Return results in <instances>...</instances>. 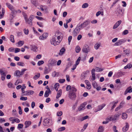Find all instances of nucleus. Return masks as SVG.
<instances>
[{
	"mask_svg": "<svg viewBox=\"0 0 132 132\" xmlns=\"http://www.w3.org/2000/svg\"><path fill=\"white\" fill-rule=\"evenodd\" d=\"M121 22V20H119L117 21L114 25L113 28L115 29L117 28Z\"/></svg>",
	"mask_w": 132,
	"mask_h": 132,
	"instance_id": "15",
	"label": "nucleus"
},
{
	"mask_svg": "<svg viewBox=\"0 0 132 132\" xmlns=\"http://www.w3.org/2000/svg\"><path fill=\"white\" fill-rule=\"evenodd\" d=\"M106 104H102L101 105H99L98 106L97 110L96 112H97L98 111H100L105 106Z\"/></svg>",
	"mask_w": 132,
	"mask_h": 132,
	"instance_id": "17",
	"label": "nucleus"
},
{
	"mask_svg": "<svg viewBox=\"0 0 132 132\" xmlns=\"http://www.w3.org/2000/svg\"><path fill=\"white\" fill-rule=\"evenodd\" d=\"M123 52L126 55H128L130 53V51L128 49L124 50Z\"/></svg>",
	"mask_w": 132,
	"mask_h": 132,
	"instance_id": "43",
	"label": "nucleus"
},
{
	"mask_svg": "<svg viewBox=\"0 0 132 132\" xmlns=\"http://www.w3.org/2000/svg\"><path fill=\"white\" fill-rule=\"evenodd\" d=\"M10 40L13 43H14L15 42L14 40V36L13 35H11L10 36Z\"/></svg>",
	"mask_w": 132,
	"mask_h": 132,
	"instance_id": "30",
	"label": "nucleus"
},
{
	"mask_svg": "<svg viewBox=\"0 0 132 132\" xmlns=\"http://www.w3.org/2000/svg\"><path fill=\"white\" fill-rule=\"evenodd\" d=\"M34 18V16L33 15H31L29 19L27 20V22L28 23L30 26L32 25V20Z\"/></svg>",
	"mask_w": 132,
	"mask_h": 132,
	"instance_id": "5",
	"label": "nucleus"
},
{
	"mask_svg": "<svg viewBox=\"0 0 132 132\" xmlns=\"http://www.w3.org/2000/svg\"><path fill=\"white\" fill-rule=\"evenodd\" d=\"M62 114V111L58 112L57 113V115L58 116H60Z\"/></svg>",
	"mask_w": 132,
	"mask_h": 132,
	"instance_id": "61",
	"label": "nucleus"
},
{
	"mask_svg": "<svg viewBox=\"0 0 132 132\" xmlns=\"http://www.w3.org/2000/svg\"><path fill=\"white\" fill-rule=\"evenodd\" d=\"M40 75V74L39 73H37V74L33 77V78L35 80H36L39 78Z\"/></svg>",
	"mask_w": 132,
	"mask_h": 132,
	"instance_id": "28",
	"label": "nucleus"
},
{
	"mask_svg": "<svg viewBox=\"0 0 132 132\" xmlns=\"http://www.w3.org/2000/svg\"><path fill=\"white\" fill-rule=\"evenodd\" d=\"M127 112L129 113H132V108H131L127 110Z\"/></svg>",
	"mask_w": 132,
	"mask_h": 132,
	"instance_id": "64",
	"label": "nucleus"
},
{
	"mask_svg": "<svg viewBox=\"0 0 132 132\" xmlns=\"http://www.w3.org/2000/svg\"><path fill=\"white\" fill-rule=\"evenodd\" d=\"M81 48L79 46H76L75 49L76 52L77 53H78L80 51Z\"/></svg>",
	"mask_w": 132,
	"mask_h": 132,
	"instance_id": "35",
	"label": "nucleus"
},
{
	"mask_svg": "<svg viewBox=\"0 0 132 132\" xmlns=\"http://www.w3.org/2000/svg\"><path fill=\"white\" fill-rule=\"evenodd\" d=\"M130 87L127 88L125 92V94H126L128 93H131L132 92V88Z\"/></svg>",
	"mask_w": 132,
	"mask_h": 132,
	"instance_id": "21",
	"label": "nucleus"
},
{
	"mask_svg": "<svg viewBox=\"0 0 132 132\" xmlns=\"http://www.w3.org/2000/svg\"><path fill=\"white\" fill-rule=\"evenodd\" d=\"M31 122L30 121H26L24 123L25 128H27L31 124Z\"/></svg>",
	"mask_w": 132,
	"mask_h": 132,
	"instance_id": "19",
	"label": "nucleus"
},
{
	"mask_svg": "<svg viewBox=\"0 0 132 132\" xmlns=\"http://www.w3.org/2000/svg\"><path fill=\"white\" fill-rule=\"evenodd\" d=\"M1 79L2 80H4L5 79V76H6L5 73H3L2 74H1Z\"/></svg>",
	"mask_w": 132,
	"mask_h": 132,
	"instance_id": "42",
	"label": "nucleus"
},
{
	"mask_svg": "<svg viewBox=\"0 0 132 132\" xmlns=\"http://www.w3.org/2000/svg\"><path fill=\"white\" fill-rule=\"evenodd\" d=\"M9 120L12 121V123H14V122L17 123H19L20 122V120L17 118H15L14 117H11L9 118Z\"/></svg>",
	"mask_w": 132,
	"mask_h": 132,
	"instance_id": "7",
	"label": "nucleus"
},
{
	"mask_svg": "<svg viewBox=\"0 0 132 132\" xmlns=\"http://www.w3.org/2000/svg\"><path fill=\"white\" fill-rule=\"evenodd\" d=\"M65 129V128L64 127H62L59 128L58 129V130L59 131H61L64 130Z\"/></svg>",
	"mask_w": 132,
	"mask_h": 132,
	"instance_id": "45",
	"label": "nucleus"
},
{
	"mask_svg": "<svg viewBox=\"0 0 132 132\" xmlns=\"http://www.w3.org/2000/svg\"><path fill=\"white\" fill-rule=\"evenodd\" d=\"M52 121V119H45L43 121V125L45 126H47L48 127H49L51 125L50 122Z\"/></svg>",
	"mask_w": 132,
	"mask_h": 132,
	"instance_id": "3",
	"label": "nucleus"
},
{
	"mask_svg": "<svg viewBox=\"0 0 132 132\" xmlns=\"http://www.w3.org/2000/svg\"><path fill=\"white\" fill-rule=\"evenodd\" d=\"M65 49L64 48H62L60 50V52L59 53V54L60 55H62L63 54L65 51Z\"/></svg>",
	"mask_w": 132,
	"mask_h": 132,
	"instance_id": "26",
	"label": "nucleus"
},
{
	"mask_svg": "<svg viewBox=\"0 0 132 132\" xmlns=\"http://www.w3.org/2000/svg\"><path fill=\"white\" fill-rule=\"evenodd\" d=\"M128 33V30H125L123 32L122 34L125 35L127 34Z\"/></svg>",
	"mask_w": 132,
	"mask_h": 132,
	"instance_id": "63",
	"label": "nucleus"
},
{
	"mask_svg": "<svg viewBox=\"0 0 132 132\" xmlns=\"http://www.w3.org/2000/svg\"><path fill=\"white\" fill-rule=\"evenodd\" d=\"M34 93V91L32 90H29L25 91V94H23V95H29L33 94Z\"/></svg>",
	"mask_w": 132,
	"mask_h": 132,
	"instance_id": "10",
	"label": "nucleus"
},
{
	"mask_svg": "<svg viewBox=\"0 0 132 132\" xmlns=\"http://www.w3.org/2000/svg\"><path fill=\"white\" fill-rule=\"evenodd\" d=\"M80 59L81 57H79L77 60L76 61V64L75 65H76V66L78 65L80 61Z\"/></svg>",
	"mask_w": 132,
	"mask_h": 132,
	"instance_id": "40",
	"label": "nucleus"
},
{
	"mask_svg": "<svg viewBox=\"0 0 132 132\" xmlns=\"http://www.w3.org/2000/svg\"><path fill=\"white\" fill-rule=\"evenodd\" d=\"M6 6L11 11H13L14 10L13 6L9 3H6Z\"/></svg>",
	"mask_w": 132,
	"mask_h": 132,
	"instance_id": "13",
	"label": "nucleus"
},
{
	"mask_svg": "<svg viewBox=\"0 0 132 132\" xmlns=\"http://www.w3.org/2000/svg\"><path fill=\"white\" fill-rule=\"evenodd\" d=\"M62 90L60 89L57 92V96H56V98H58L60 97L61 96L62 94Z\"/></svg>",
	"mask_w": 132,
	"mask_h": 132,
	"instance_id": "23",
	"label": "nucleus"
},
{
	"mask_svg": "<svg viewBox=\"0 0 132 132\" xmlns=\"http://www.w3.org/2000/svg\"><path fill=\"white\" fill-rule=\"evenodd\" d=\"M13 112V114L14 115V116L16 117L17 116V114L16 112V111L15 110H13L12 111Z\"/></svg>",
	"mask_w": 132,
	"mask_h": 132,
	"instance_id": "60",
	"label": "nucleus"
},
{
	"mask_svg": "<svg viewBox=\"0 0 132 132\" xmlns=\"http://www.w3.org/2000/svg\"><path fill=\"white\" fill-rule=\"evenodd\" d=\"M132 67V65L131 64L129 63L126 66L124 67V68L125 69H126L127 68L129 69L131 68Z\"/></svg>",
	"mask_w": 132,
	"mask_h": 132,
	"instance_id": "32",
	"label": "nucleus"
},
{
	"mask_svg": "<svg viewBox=\"0 0 132 132\" xmlns=\"http://www.w3.org/2000/svg\"><path fill=\"white\" fill-rule=\"evenodd\" d=\"M122 118L123 119H126L127 117V115L125 113H122Z\"/></svg>",
	"mask_w": 132,
	"mask_h": 132,
	"instance_id": "33",
	"label": "nucleus"
},
{
	"mask_svg": "<svg viewBox=\"0 0 132 132\" xmlns=\"http://www.w3.org/2000/svg\"><path fill=\"white\" fill-rule=\"evenodd\" d=\"M24 33L26 35H28L29 33V30L28 29H24L23 30Z\"/></svg>",
	"mask_w": 132,
	"mask_h": 132,
	"instance_id": "48",
	"label": "nucleus"
},
{
	"mask_svg": "<svg viewBox=\"0 0 132 132\" xmlns=\"http://www.w3.org/2000/svg\"><path fill=\"white\" fill-rule=\"evenodd\" d=\"M72 37L71 36H69L68 38V44L70 45L71 41L72 39Z\"/></svg>",
	"mask_w": 132,
	"mask_h": 132,
	"instance_id": "52",
	"label": "nucleus"
},
{
	"mask_svg": "<svg viewBox=\"0 0 132 132\" xmlns=\"http://www.w3.org/2000/svg\"><path fill=\"white\" fill-rule=\"evenodd\" d=\"M72 88H75L74 87H71V86L70 85H68L66 88V90L67 91H68L70 90V91H72Z\"/></svg>",
	"mask_w": 132,
	"mask_h": 132,
	"instance_id": "34",
	"label": "nucleus"
},
{
	"mask_svg": "<svg viewBox=\"0 0 132 132\" xmlns=\"http://www.w3.org/2000/svg\"><path fill=\"white\" fill-rule=\"evenodd\" d=\"M119 40L120 41L122 44L125 43L126 41V40L125 39H122Z\"/></svg>",
	"mask_w": 132,
	"mask_h": 132,
	"instance_id": "62",
	"label": "nucleus"
},
{
	"mask_svg": "<svg viewBox=\"0 0 132 132\" xmlns=\"http://www.w3.org/2000/svg\"><path fill=\"white\" fill-rule=\"evenodd\" d=\"M90 21L88 19L86 20L82 23L84 27H86L90 23Z\"/></svg>",
	"mask_w": 132,
	"mask_h": 132,
	"instance_id": "18",
	"label": "nucleus"
},
{
	"mask_svg": "<svg viewBox=\"0 0 132 132\" xmlns=\"http://www.w3.org/2000/svg\"><path fill=\"white\" fill-rule=\"evenodd\" d=\"M24 43L23 41L20 40L18 42L17 44L18 45V46L19 47H21L24 44Z\"/></svg>",
	"mask_w": 132,
	"mask_h": 132,
	"instance_id": "27",
	"label": "nucleus"
},
{
	"mask_svg": "<svg viewBox=\"0 0 132 132\" xmlns=\"http://www.w3.org/2000/svg\"><path fill=\"white\" fill-rule=\"evenodd\" d=\"M86 104L85 102L83 103L82 104L80 105V106L79 107L78 110L79 111L84 110L85 109V107Z\"/></svg>",
	"mask_w": 132,
	"mask_h": 132,
	"instance_id": "12",
	"label": "nucleus"
},
{
	"mask_svg": "<svg viewBox=\"0 0 132 132\" xmlns=\"http://www.w3.org/2000/svg\"><path fill=\"white\" fill-rule=\"evenodd\" d=\"M27 70V69H23L20 72L21 73H20V75H23L24 73V72Z\"/></svg>",
	"mask_w": 132,
	"mask_h": 132,
	"instance_id": "57",
	"label": "nucleus"
},
{
	"mask_svg": "<svg viewBox=\"0 0 132 132\" xmlns=\"http://www.w3.org/2000/svg\"><path fill=\"white\" fill-rule=\"evenodd\" d=\"M122 44L119 40H118V42L115 43V45L116 46H119Z\"/></svg>",
	"mask_w": 132,
	"mask_h": 132,
	"instance_id": "56",
	"label": "nucleus"
},
{
	"mask_svg": "<svg viewBox=\"0 0 132 132\" xmlns=\"http://www.w3.org/2000/svg\"><path fill=\"white\" fill-rule=\"evenodd\" d=\"M17 64L18 65L21 66H23L24 65L23 63L21 62H19L17 63Z\"/></svg>",
	"mask_w": 132,
	"mask_h": 132,
	"instance_id": "49",
	"label": "nucleus"
},
{
	"mask_svg": "<svg viewBox=\"0 0 132 132\" xmlns=\"http://www.w3.org/2000/svg\"><path fill=\"white\" fill-rule=\"evenodd\" d=\"M59 86V83H57L54 86L55 89L56 91H58V88Z\"/></svg>",
	"mask_w": 132,
	"mask_h": 132,
	"instance_id": "37",
	"label": "nucleus"
},
{
	"mask_svg": "<svg viewBox=\"0 0 132 132\" xmlns=\"http://www.w3.org/2000/svg\"><path fill=\"white\" fill-rule=\"evenodd\" d=\"M120 115V114L117 113L115 114L113 117L112 118V121H115L116 120H117L118 119L119 116Z\"/></svg>",
	"mask_w": 132,
	"mask_h": 132,
	"instance_id": "8",
	"label": "nucleus"
},
{
	"mask_svg": "<svg viewBox=\"0 0 132 132\" xmlns=\"http://www.w3.org/2000/svg\"><path fill=\"white\" fill-rule=\"evenodd\" d=\"M21 73L20 72L19 70H17L16 71L14 74V75H15L16 76H20L21 75H20V73Z\"/></svg>",
	"mask_w": 132,
	"mask_h": 132,
	"instance_id": "36",
	"label": "nucleus"
},
{
	"mask_svg": "<svg viewBox=\"0 0 132 132\" xmlns=\"http://www.w3.org/2000/svg\"><path fill=\"white\" fill-rule=\"evenodd\" d=\"M31 50L37 52L38 50V48L37 46L34 45H30Z\"/></svg>",
	"mask_w": 132,
	"mask_h": 132,
	"instance_id": "14",
	"label": "nucleus"
},
{
	"mask_svg": "<svg viewBox=\"0 0 132 132\" xmlns=\"http://www.w3.org/2000/svg\"><path fill=\"white\" fill-rule=\"evenodd\" d=\"M112 118L111 117H108L106 119V120L108 121V122L111 121H112Z\"/></svg>",
	"mask_w": 132,
	"mask_h": 132,
	"instance_id": "50",
	"label": "nucleus"
},
{
	"mask_svg": "<svg viewBox=\"0 0 132 132\" xmlns=\"http://www.w3.org/2000/svg\"><path fill=\"white\" fill-rule=\"evenodd\" d=\"M104 130V127L102 126H100L98 129V132H102Z\"/></svg>",
	"mask_w": 132,
	"mask_h": 132,
	"instance_id": "31",
	"label": "nucleus"
},
{
	"mask_svg": "<svg viewBox=\"0 0 132 132\" xmlns=\"http://www.w3.org/2000/svg\"><path fill=\"white\" fill-rule=\"evenodd\" d=\"M122 107L121 103H120L119 106L117 107L115 109V111H118V110H119Z\"/></svg>",
	"mask_w": 132,
	"mask_h": 132,
	"instance_id": "41",
	"label": "nucleus"
},
{
	"mask_svg": "<svg viewBox=\"0 0 132 132\" xmlns=\"http://www.w3.org/2000/svg\"><path fill=\"white\" fill-rule=\"evenodd\" d=\"M77 26L78 27H79V28H80V29H82L84 28V26L83 25L82 23L81 24L80 23H79L77 25Z\"/></svg>",
	"mask_w": 132,
	"mask_h": 132,
	"instance_id": "38",
	"label": "nucleus"
},
{
	"mask_svg": "<svg viewBox=\"0 0 132 132\" xmlns=\"http://www.w3.org/2000/svg\"><path fill=\"white\" fill-rule=\"evenodd\" d=\"M73 63V62L71 61H69L68 63V64L67 65V67H69L70 66L72 65Z\"/></svg>",
	"mask_w": 132,
	"mask_h": 132,
	"instance_id": "53",
	"label": "nucleus"
},
{
	"mask_svg": "<svg viewBox=\"0 0 132 132\" xmlns=\"http://www.w3.org/2000/svg\"><path fill=\"white\" fill-rule=\"evenodd\" d=\"M44 63V62L43 61H38L37 64L39 66L41 64H43Z\"/></svg>",
	"mask_w": 132,
	"mask_h": 132,
	"instance_id": "55",
	"label": "nucleus"
},
{
	"mask_svg": "<svg viewBox=\"0 0 132 132\" xmlns=\"http://www.w3.org/2000/svg\"><path fill=\"white\" fill-rule=\"evenodd\" d=\"M72 91L69 92L68 97L70 100H71L75 101L76 100L77 89L75 88H72Z\"/></svg>",
	"mask_w": 132,
	"mask_h": 132,
	"instance_id": "2",
	"label": "nucleus"
},
{
	"mask_svg": "<svg viewBox=\"0 0 132 132\" xmlns=\"http://www.w3.org/2000/svg\"><path fill=\"white\" fill-rule=\"evenodd\" d=\"M88 4L87 3H85L82 5V7L85 8L87 7L88 6Z\"/></svg>",
	"mask_w": 132,
	"mask_h": 132,
	"instance_id": "47",
	"label": "nucleus"
},
{
	"mask_svg": "<svg viewBox=\"0 0 132 132\" xmlns=\"http://www.w3.org/2000/svg\"><path fill=\"white\" fill-rule=\"evenodd\" d=\"M37 24L40 27L42 28L43 27V23L42 22H37Z\"/></svg>",
	"mask_w": 132,
	"mask_h": 132,
	"instance_id": "51",
	"label": "nucleus"
},
{
	"mask_svg": "<svg viewBox=\"0 0 132 132\" xmlns=\"http://www.w3.org/2000/svg\"><path fill=\"white\" fill-rule=\"evenodd\" d=\"M82 51L83 52L85 53H87L89 52L90 49L88 46L87 45H85L82 49Z\"/></svg>",
	"mask_w": 132,
	"mask_h": 132,
	"instance_id": "4",
	"label": "nucleus"
},
{
	"mask_svg": "<svg viewBox=\"0 0 132 132\" xmlns=\"http://www.w3.org/2000/svg\"><path fill=\"white\" fill-rule=\"evenodd\" d=\"M20 99L22 101H26L27 100V98L26 97H21L20 98Z\"/></svg>",
	"mask_w": 132,
	"mask_h": 132,
	"instance_id": "59",
	"label": "nucleus"
},
{
	"mask_svg": "<svg viewBox=\"0 0 132 132\" xmlns=\"http://www.w3.org/2000/svg\"><path fill=\"white\" fill-rule=\"evenodd\" d=\"M58 75V73L56 72L55 71H54V72L52 73V76L53 77H55L57 76Z\"/></svg>",
	"mask_w": 132,
	"mask_h": 132,
	"instance_id": "39",
	"label": "nucleus"
},
{
	"mask_svg": "<svg viewBox=\"0 0 132 132\" xmlns=\"http://www.w3.org/2000/svg\"><path fill=\"white\" fill-rule=\"evenodd\" d=\"M56 61L54 59H50L48 61V64L51 66H54L56 65Z\"/></svg>",
	"mask_w": 132,
	"mask_h": 132,
	"instance_id": "6",
	"label": "nucleus"
},
{
	"mask_svg": "<svg viewBox=\"0 0 132 132\" xmlns=\"http://www.w3.org/2000/svg\"><path fill=\"white\" fill-rule=\"evenodd\" d=\"M23 125L22 124H19L18 125L17 128L18 129L22 128H23Z\"/></svg>",
	"mask_w": 132,
	"mask_h": 132,
	"instance_id": "54",
	"label": "nucleus"
},
{
	"mask_svg": "<svg viewBox=\"0 0 132 132\" xmlns=\"http://www.w3.org/2000/svg\"><path fill=\"white\" fill-rule=\"evenodd\" d=\"M100 46V44H95L94 45V48L95 49L97 50L98 49L99 47Z\"/></svg>",
	"mask_w": 132,
	"mask_h": 132,
	"instance_id": "46",
	"label": "nucleus"
},
{
	"mask_svg": "<svg viewBox=\"0 0 132 132\" xmlns=\"http://www.w3.org/2000/svg\"><path fill=\"white\" fill-rule=\"evenodd\" d=\"M92 85L93 86V87L95 88L97 86V84L95 81H94L92 82Z\"/></svg>",
	"mask_w": 132,
	"mask_h": 132,
	"instance_id": "44",
	"label": "nucleus"
},
{
	"mask_svg": "<svg viewBox=\"0 0 132 132\" xmlns=\"http://www.w3.org/2000/svg\"><path fill=\"white\" fill-rule=\"evenodd\" d=\"M118 102L117 101V102H111L110 103V105H111L112 104L114 103L113 105L111 107V111H112L114 109V108H115V107L116 106L117 104V103H118Z\"/></svg>",
	"mask_w": 132,
	"mask_h": 132,
	"instance_id": "22",
	"label": "nucleus"
},
{
	"mask_svg": "<svg viewBox=\"0 0 132 132\" xmlns=\"http://www.w3.org/2000/svg\"><path fill=\"white\" fill-rule=\"evenodd\" d=\"M51 92L50 90H49V91H46L44 94V97H48L49 94H51Z\"/></svg>",
	"mask_w": 132,
	"mask_h": 132,
	"instance_id": "24",
	"label": "nucleus"
},
{
	"mask_svg": "<svg viewBox=\"0 0 132 132\" xmlns=\"http://www.w3.org/2000/svg\"><path fill=\"white\" fill-rule=\"evenodd\" d=\"M96 71L97 72L102 71L104 70V68H101L99 67H96L95 68Z\"/></svg>",
	"mask_w": 132,
	"mask_h": 132,
	"instance_id": "29",
	"label": "nucleus"
},
{
	"mask_svg": "<svg viewBox=\"0 0 132 132\" xmlns=\"http://www.w3.org/2000/svg\"><path fill=\"white\" fill-rule=\"evenodd\" d=\"M129 128V125L128 123H126V126L122 129L123 131L124 132H126Z\"/></svg>",
	"mask_w": 132,
	"mask_h": 132,
	"instance_id": "20",
	"label": "nucleus"
},
{
	"mask_svg": "<svg viewBox=\"0 0 132 132\" xmlns=\"http://www.w3.org/2000/svg\"><path fill=\"white\" fill-rule=\"evenodd\" d=\"M59 35L58 32H56L55 33V36H53L50 40L51 43L52 45L55 46L59 45L62 39L61 38V36Z\"/></svg>",
	"mask_w": 132,
	"mask_h": 132,
	"instance_id": "1",
	"label": "nucleus"
},
{
	"mask_svg": "<svg viewBox=\"0 0 132 132\" xmlns=\"http://www.w3.org/2000/svg\"><path fill=\"white\" fill-rule=\"evenodd\" d=\"M123 11L121 9H119L117 13V16H120L122 15L123 14Z\"/></svg>",
	"mask_w": 132,
	"mask_h": 132,
	"instance_id": "16",
	"label": "nucleus"
},
{
	"mask_svg": "<svg viewBox=\"0 0 132 132\" xmlns=\"http://www.w3.org/2000/svg\"><path fill=\"white\" fill-rule=\"evenodd\" d=\"M48 36V34L47 33H45L43 34L42 36H40L39 38L40 39L44 40Z\"/></svg>",
	"mask_w": 132,
	"mask_h": 132,
	"instance_id": "9",
	"label": "nucleus"
},
{
	"mask_svg": "<svg viewBox=\"0 0 132 132\" xmlns=\"http://www.w3.org/2000/svg\"><path fill=\"white\" fill-rule=\"evenodd\" d=\"M50 71H48V70L47 68H45L44 70V74H48Z\"/></svg>",
	"mask_w": 132,
	"mask_h": 132,
	"instance_id": "58",
	"label": "nucleus"
},
{
	"mask_svg": "<svg viewBox=\"0 0 132 132\" xmlns=\"http://www.w3.org/2000/svg\"><path fill=\"white\" fill-rule=\"evenodd\" d=\"M80 29L77 26L73 32V34L75 36H76L80 31Z\"/></svg>",
	"mask_w": 132,
	"mask_h": 132,
	"instance_id": "11",
	"label": "nucleus"
},
{
	"mask_svg": "<svg viewBox=\"0 0 132 132\" xmlns=\"http://www.w3.org/2000/svg\"><path fill=\"white\" fill-rule=\"evenodd\" d=\"M40 7V9L42 11H44V10L46 11L47 10V8L46 6L44 5H41Z\"/></svg>",
	"mask_w": 132,
	"mask_h": 132,
	"instance_id": "25",
	"label": "nucleus"
}]
</instances>
